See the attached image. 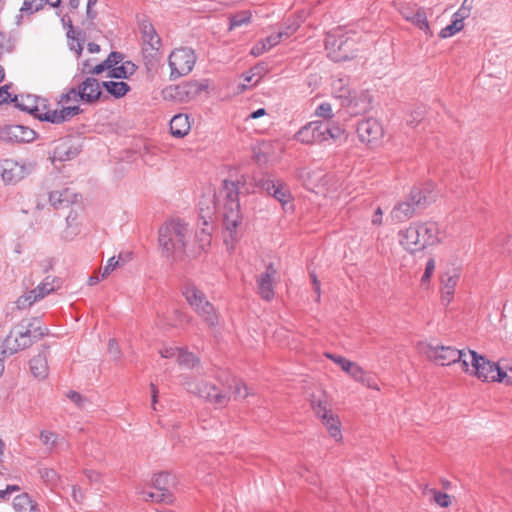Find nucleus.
<instances>
[{"label": "nucleus", "instance_id": "nucleus-13", "mask_svg": "<svg viewBox=\"0 0 512 512\" xmlns=\"http://www.w3.org/2000/svg\"><path fill=\"white\" fill-rule=\"evenodd\" d=\"M31 171V166L20 164L12 159H5L1 163V176L6 184H15L22 180Z\"/></svg>", "mask_w": 512, "mask_h": 512}, {"label": "nucleus", "instance_id": "nucleus-11", "mask_svg": "<svg viewBox=\"0 0 512 512\" xmlns=\"http://www.w3.org/2000/svg\"><path fill=\"white\" fill-rule=\"evenodd\" d=\"M311 407L315 414L320 417L323 424L327 428L331 437L336 440L341 439V430L338 419L328 409L327 402L322 399H317L315 396L311 399Z\"/></svg>", "mask_w": 512, "mask_h": 512}, {"label": "nucleus", "instance_id": "nucleus-27", "mask_svg": "<svg viewBox=\"0 0 512 512\" xmlns=\"http://www.w3.org/2000/svg\"><path fill=\"white\" fill-rule=\"evenodd\" d=\"M371 96L367 90H361L360 92L352 91L351 93V104L346 106L347 108L353 109L355 113L366 112L370 109Z\"/></svg>", "mask_w": 512, "mask_h": 512}, {"label": "nucleus", "instance_id": "nucleus-55", "mask_svg": "<svg viewBox=\"0 0 512 512\" xmlns=\"http://www.w3.org/2000/svg\"><path fill=\"white\" fill-rule=\"evenodd\" d=\"M325 355L327 358L331 359L333 362L338 364L341 367V369L345 372L348 370L350 365L353 363L352 361H350L342 356H339V355H335V354H331V353H326Z\"/></svg>", "mask_w": 512, "mask_h": 512}, {"label": "nucleus", "instance_id": "nucleus-40", "mask_svg": "<svg viewBox=\"0 0 512 512\" xmlns=\"http://www.w3.org/2000/svg\"><path fill=\"white\" fill-rule=\"evenodd\" d=\"M11 103H14L15 107L19 108L20 110L28 112L29 114H32L37 118H38L39 114L43 113V112H40L38 106L26 103L23 98L19 99V97L17 95H15L11 99Z\"/></svg>", "mask_w": 512, "mask_h": 512}, {"label": "nucleus", "instance_id": "nucleus-14", "mask_svg": "<svg viewBox=\"0 0 512 512\" xmlns=\"http://www.w3.org/2000/svg\"><path fill=\"white\" fill-rule=\"evenodd\" d=\"M35 136L34 130L22 125H8L0 131V138L6 142L29 143Z\"/></svg>", "mask_w": 512, "mask_h": 512}, {"label": "nucleus", "instance_id": "nucleus-36", "mask_svg": "<svg viewBox=\"0 0 512 512\" xmlns=\"http://www.w3.org/2000/svg\"><path fill=\"white\" fill-rule=\"evenodd\" d=\"M228 389L232 392L234 399H245L248 395H250L249 389L246 384L236 378H233L231 382L228 384Z\"/></svg>", "mask_w": 512, "mask_h": 512}, {"label": "nucleus", "instance_id": "nucleus-48", "mask_svg": "<svg viewBox=\"0 0 512 512\" xmlns=\"http://www.w3.org/2000/svg\"><path fill=\"white\" fill-rule=\"evenodd\" d=\"M66 396L80 409H85L90 403L86 397L76 391H68Z\"/></svg>", "mask_w": 512, "mask_h": 512}, {"label": "nucleus", "instance_id": "nucleus-24", "mask_svg": "<svg viewBox=\"0 0 512 512\" xmlns=\"http://www.w3.org/2000/svg\"><path fill=\"white\" fill-rule=\"evenodd\" d=\"M331 86L334 96L341 100V105L349 106L352 93V90L349 88V78L347 76L335 77Z\"/></svg>", "mask_w": 512, "mask_h": 512}, {"label": "nucleus", "instance_id": "nucleus-43", "mask_svg": "<svg viewBox=\"0 0 512 512\" xmlns=\"http://www.w3.org/2000/svg\"><path fill=\"white\" fill-rule=\"evenodd\" d=\"M343 130L339 126L331 125L329 122H323V136L325 137V141L332 139H339Z\"/></svg>", "mask_w": 512, "mask_h": 512}, {"label": "nucleus", "instance_id": "nucleus-33", "mask_svg": "<svg viewBox=\"0 0 512 512\" xmlns=\"http://www.w3.org/2000/svg\"><path fill=\"white\" fill-rule=\"evenodd\" d=\"M102 87L105 88V90L115 98H121L125 96L128 91H130V86L123 81H104L102 82Z\"/></svg>", "mask_w": 512, "mask_h": 512}, {"label": "nucleus", "instance_id": "nucleus-50", "mask_svg": "<svg viewBox=\"0 0 512 512\" xmlns=\"http://www.w3.org/2000/svg\"><path fill=\"white\" fill-rule=\"evenodd\" d=\"M431 493L433 494L434 501L440 507H448L451 504V499H450V496L448 494L442 493V492L437 491L435 489H432Z\"/></svg>", "mask_w": 512, "mask_h": 512}, {"label": "nucleus", "instance_id": "nucleus-62", "mask_svg": "<svg viewBox=\"0 0 512 512\" xmlns=\"http://www.w3.org/2000/svg\"><path fill=\"white\" fill-rule=\"evenodd\" d=\"M83 72L87 73V74L99 75L102 72H104V65H102V63H100V64L90 68L88 63H84Z\"/></svg>", "mask_w": 512, "mask_h": 512}, {"label": "nucleus", "instance_id": "nucleus-37", "mask_svg": "<svg viewBox=\"0 0 512 512\" xmlns=\"http://www.w3.org/2000/svg\"><path fill=\"white\" fill-rule=\"evenodd\" d=\"M58 282L59 280L55 277L52 279L49 276L46 277L39 285L35 287L38 296L43 299L45 296L52 293L54 290L59 288Z\"/></svg>", "mask_w": 512, "mask_h": 512}, {"label": "nucleus", "instance_id": "nucleus-38", "mask_svg": "<svg viewBox=\"0 0 512 512\" xmlns=\"http://www.w3.org/2000/svg\"><path fill=\"white\" fill-rule=\"evenodd\" d=\"M464 28V22H461V18H454L452 23L443 28L439 37L442 39L448 38L461 31Z\"/></svg>", "mask_w": 512, "mask_h": 512}, {"label": "nucleus", "instance_id": "nucleus-29", "mask_svg": "<svg viewBox=\"0 0 512 512\" xmlns=\"http://www.w3.org/2000/svg\"><path fill=\"white\" fill-rule=\"evenodd\" d=\"M13 509L15 512H40L38 503L26 492L14 498Z\"/></svg>", "mask_w": 512, "mask_h": 512}, {"label": "nucleus", "instance_id": "nucleus-17", "mask_svg": "<svg viewBox=\"0 0 512 512\" xmlns=\"http://www.w3.org/2000/svg\"><path fill=\"white\" fill-rule=\"evenodd\" d=\"M296 31V27L289 26L285 30H280L275 34H271L264 39L259 40L251 49L253 56H260L272 47L281 42L283 38H288Z\"/></svg>", "mask_w": 512, "mask_h": 512}, {"label": "nucleus", "instance_id": "nucleus-39", "mask_svg": "<svg viewBox=\"0 0 512 512\" xmlns=\"http://www.w3.org/2000/svg\"><path fill=\"white\" fill-rule=\"evenodd\" d=\"M251 12L248 10H243L237 12L230 17V29L240 27L242 25H246L250 22Z\"/></svg>", "mask_w": 512, "mask_h": 512}, {"label": "nucleus", "instance_id": "nucleus-12", "mask_svg": "<svg viewBox=\"0 0 512 512\" xmlns=\"http://www.w3.org/2000/svg\"><path fill=\"white\" fill-rule=\"evenodd\" d=\"M361 142L367 144L377 143L383 136V128L380 122L374 118L360 121L356 128Z\"/></svg>", "mask_w": 512, "mask_h": 512}, {"label": "nucleus", "instance_id": "nucleus-15", "mask_svg": "<svg viewBox=\"0 0 512 512\" xmlns=\"http://www.w3.org/2000/svg\"><path fill=\"white\" fill-rule=\"evenodd\" d=\"M399 242L407 251L412 253L424 249L419 223L414 222L408 228L401 230L399 232Z\"/></svg>", "mask_w": 512, "mask_h": 512}, {"label": "nucleus", "instance_id": "nucleus-45", "mask_svg": "<svg viewBox=\"0 0 512 512\" xmlns=\"http://www.w3.org/2000/svg\"><path fill=\"white\" fill-rule=\"evenodd\" d=\"M273 197L282 204L289 202L291 195L289 190L284 186L281 181H278V186L274 189Z\"/></svg>", "mask_w": 512, "mask_h": 512}, {"label": "nucleus", "instance_id": "nucleus-30", "mask_svg": "<svg viewBox=\"0 0 512 512\" xmlns=\"http://www.w3.org/2000/svg\"><path fill=\"white\" fill-rule=\"evenodd\" d=\"M421 240L423 241V247L433 245L438 242V225L434 222L419 223Z\"/></svg>", "mask_w": 512, "mask_h": 512}, {"label": "nucleus", "instance_id": "nucleus-52", "mask_svg": "<svg viewBox=\"0 0 512 512\" xmlns=\"http://www.w3.org/2000/svg\"><path fill=\"white\" fill-rule=\"evenodd\" d=\"M435 266H436V264H435L434 258H429V260L426 263L424 274L422 275V278H421L422 285L429 283L431 276L434 273Z\"/></svg>", "mask_w": 512, "mask_h": 512}, {"label": "nucleus", "instance_id": "nucleus-26", "mask_svg": "<svg viewBox=\"0 0 512 512\" xmlns=\"http://www.w3.org/2000/svg\"><path fill=\"white\" fill-rule=\"evenodd\" d=\"M139 29L143 45H162L161 38L157 34L154 26L148 19H146V17L139 20Z\"/></svg>", "mask_w": 512, "mask_h": 512}, {"label": "nucleus", "instance_id": "nucleus-31", "mask_svg": "<svg viewBox=\"0 0 512 512\" xmlns=\"http://www.w3.org/2000/svg\"><path fill=\"white\" fill-rule=\"evenodd\" d=\"M162 45H143L142 54L148 69H153L161 60L160 48Z\"/></svg>", "mask_w": 512, "mask_h": 512}, {"label": "nucleus", "instance_id": "nucleus-9", "mask_svg": "<svg viewBox=\"0 0 512 512\" xmlns=\"http://www.w3.org/2000/svg\"><path fill=\"white\" fill-rule=\"evenodd\" d=\"M171 69L170 78L177 79L189 74L196 63V55L189 47H180L173 50L168 59Z\"/></svg>", "mask_w": 512, "mask_h": 512}, {"label": "nucleus", "instance_id": "nucleus-5", "mask_svg": "<svg viewBox=\"0 0 512 512\" xmlns=\"http://www.w3.org/2000/svg\"><path fill=\"white\" fill-rule=\"evenodd\" d=\"M183 295L195 312L207 323L214 327L218 324V316L214 306L207 300L203 291L189 284L184 288Z\"/></svg>", "mask_w": 512, "mask_h": 512}, {"label": "nucleus", "instance_id": "nucleus-3", "mask_svg": "<svg viewBox=\"0 0 512 512\" xmlns=\"http://www.w3.org/2000/svg\"><path fill=\"white\" fill-rule=\"evenodd\" d=\"M49 332L48 328L41 325L39 318L23 319L13 327L9 335L1 344V354L12 355L24 350L41 340Z\"/></svg>", "mask_w": 512, "mask_h": 512}, {"label": "nucleus", "instance_id": "nucleus-53", "mask_svg": "<svg viewBox=\"0 0 512 512\" xmlns=\"http://www.w3.org/2000/svg\"><path fill=\"white\" fill-rule=\"evenodd\" d=\"M40 439L42 440L44 445L52 448L57 444L58 436L50 431H41Z\"/></svg>", "mask_w": 512, "mask_h": 512}, {"label": "nucleus", "instance_id": "nucleus-54", "mask_svg": "<svg viewBox=\"0 0 512 512\" xmlns=\"http://www.w3.org/2000/svg\"><path fill=\"white\" fill-rule=\"evenodd\" d=\"M79 94H80L79 86L77 88H71V89H69L68 92L63 93L61 95L59 103L64 104V103H68L71 100L79 101L80 100Z\"/></svg>", "mask_w": 512, "mask_h": 512}, {"label": "nucleus", "instance_id": "nucleus-41", "mask_svg": "<svg viewBox=\"0 0 512 512\" xmlns=\"http://www.w3.org/2000/svg\"><path fill=\"white\" fill-rule=\"evenodd\" d=\"M15 48V39L10 35L0 30V57L2 54L11 53Z\"/></svg>", "mask_w": 512, "mask_h": 512}, {"label": "nucleus", "instance_id": "nucleus-10", "mask_svg": "<svg viewBox=\"0 0 512 512\" xmlns=\"http://www.w3.org/2000/svg\"><path fill=\"white\" fill-rule=\"evenodd\" d=\"M186 390L205 398L210 403L220 407L226 406L230 401V395L227 392H221L215 385L204 381L187 380L184 383Z\"/></svg>", "mask_w": 512, "mask_h": 512}, {"label": "nucleus", "instance_id": "nucleus-22", "mask_svg": "<svg viewBox=\"0 0 512 512\" xmlns=\"http://www.w3.org/2000/svg\"><path fill=\"white\" fill-rule=\"evenodd\" d=\"M102 83L100 84L96 78L87 77L80 85L79 98L86 103H95L102 95Z\"/></svg>", "mask_w": 512, "mask_h": 512}, {"label": "nucleus", "instance_id": "nucleus-2", "mask_svg": "<svg viewBox=\"0 0 512 512\" xmlns=\"http://www.w3.org/2000/svg\"><path fill=\"white\" fill-rule=\"evenodd\" d=\"M188 234V225L181 219H171L160 227L159 244L163 255L171 263L185 260Z\"/></svg>", "mask_w": 512, "mask_h": 512}, {"label": "nucleus", "instance_id": "nucleus-57", "mask_svg": "<svg viewBox=\"0 0 512 512\" xmlns=\"http://www.w3.org/2000/svg\"><path fill=\"white\" fill-rule=\"evenodd\" d=\"M118 266H120L119 260H116L115 256L109 258L106 266L103 268L102 278H106Z\"/></svg>", "mask_w": 512, "mask_h": 512}, {"label": "nucleus", "instance_id": "nucleus-47", "mask_svg": "<svg viewBox=\"0 0 512 512\" xmlns=\"http://www.w3.org/2000/svg\"><path fill=\"white\" fill-rule=\"evenodd\" d=\"M39 474L43 481L48 485H54L58 481V475L54 469L51 468H41L39 469Z\"/></svg>", "mask_w": 512, "mask_h": 512}, {"label": "nucleus", "instance_id": "nucleus-49", "mask_svg": "<svg viewBox=\"0 0 512 512\" xmlns=\"http://www.w3.org/2000/svg\"><path fill=\"white\" fill-rule=\"evenodd\" d=\"M141 494H142V498L145 501L171 503L165 496H160V492L157 490L149 491V490L143 489L141 491Z\"/></svg>", "mask_w": 512, "mask_h": 512}, {"label": "nucleus", "instance_id": "nucleus-25", "mask_svg": "<svg viewBox=\"0 0 512 512\" xmlns=\"http://www.w3.org/2000/svg\"><path fill=\"white\" fill-rule=\"evenodd\" d=\"M459 279V273L457 270H453V273H445L441 277V293L442 302L449 304L454 295L455 286Z\"/></svg>", "mask_w": 512, "mask_h": 512}, {"label": "nucleus", "instance_id": "nucleus-1", "mask_svg": "<svg viewBox=\"0 0 512 512\" xmlns=\"http://www.w3.org/2000/svg\"><path fill=\"white\" fill-rule=\"evenodd\" d=\"M246 178L242 175L236 180H224L218 197L223 200V225L232 240H236L237 228L241 224L239 194L245 187Z\"/></svg>", "mask_w": 512, "mask_h": 512}, {"label": "nucleus", "instance_id": "nucleus-7", "mask_svg": "<svg viewBox=\"0 0 512 512\" xmlns=\"http://www.w3.org/2000/svg\"><path fill=\"white\" fill-rule=\"evenodd\" d=\"M425 354L442 366L460 363L464 372H469L468 351L458 350L451 346L428 344Z\"/></svg>", "mask_w": 512, "mask_h": 512}, {"label": "nucleus", "instance_id": "nucleus-58", "mask_svg": "<svg viewBox=\"0 0 512 512\" xmlns=\"http://www.w3.org/2000/svg\"><path fill=\"white\" fill-rule=\"evenodd\" d=\"M196 237L202 250H205L211 243V233H197Z\"/></svg>", "mask_w": 512, "mask_h": 512}, {"label": "nucleus", "instance_id": "nucleus-46", "mask_svg": "<svg viewBox=\"0 0 512 512\" xmlns=\"http://www.w3.org/2000/svg\"><path fill=\"white\" fill-rule=\"evenodd\" d=\"M279 180L271 179L270 177L264 176L258 180V186L265 190L269 195L273 196L274 189L278 186Z\"/></svg>", "mask_w": 512, "mask_h": 512}, {"label": "nucleus", "instance_id": "nucleus-61", "mask_svg": "<svg viewBox=\"0 0 512 512\" xmlns=\"http://www.w3.org/2000/svg\"><path fill=\"white\" fill-rule=\"evenodd\" d=\"M108 351L110 355L115 359L120 358V349L117 341L115 339H110L108 343Z\"/></svg>", "mask_w": 512, "mask_h": 512}, {"label": "nucleus", "instance_id": "nucleus-16", "mask_svg": "<svg viewBox=\"0 0 512 512\" xmlns=\"http://www.w3.org/2000/svg\"><path fill=\"white\" fill-rule=\"evenodd\" d=\"M296 140L303 144H315L325 141L323 121H312L303 126L296 134Z\"/></svg>", "mask_w": 512, "mask_h": 512}, {"label": "nucleus", "instance_id": "nucleus-34", "mask_svg": "<svg viewBox=\"0 0 512 512\" xmlns=\"http://www.w3.org/2000/svg\"><path fill=\"white\" fill-rule=\"evenodd\" d=\"M136 65L131 61L123 62L119 66H115L110 70L109 76L111 78H128L136 72Z\"/></svg>", "mask_w": 512, "mask_h": 512}, {"label": "nucleus", "instance_id": "nucleus-21", "mask_svg": "<svg viewBox=\"0 0 512 512\" xmlns=\"http://www.w3.org/2000/svg\"><path fill=\"white\" fill-rule=\"evenodd\" d=\"M176 480L173 475L168 472H160L153 476L151 487L160 492V496H165L171 503L173 502V489Z\"/></svg>", "mask_w": 512, "mask_h": 512}, {"label": "nucleus", "instance_id": "nucleus-64", "mask_svg": "<svg viewBox=\"0 0 512 512\" xmlns=\"http://www.w3.org/2000/svg\"><path fill=\"white\" fill-rule=\"evenodd\" d=\"M178 351H181V349L167 347V348L160 350V354L163 358H172L174 356L178 357Z\"/></svg>", "mask_w": 512, "mask_h": 512}, {"label": "nucleus", "instance_id": "nucleus-8", "mask_svg": "<svg viewBox=\"0 0 512 512\" xmlns=\"http://www.w3.org/2000/svg\"><path fill=\"white\" fill-rule=\"evenodd\" d=\"M355 41L344 35L329 32L325 38V49L328 57L334 62L346 61L355 56Z\"/></svg>", "mask_w": 512, "mask_h": 512}, {"label": "nucleus", "instance_id": "nucleus-60", "mask_svg": "<svg viewBox=\"0 0 512 512\" xmlns=\"http://www.w3.org/2000/svg\"><path fill=\"white\" fill-rule=\"evenodd\" d=\"M252 75L261 79L268 72V65L266 63H259L251 69Z\"/></svg>", "mask_w": 512, "mask_h": 512}, {"label": "nucleus", "instance_id": "nucleus-28", "mask_svg": "<svg viewBox=\"0 0 512 512\" xmlns=\"http://www.w3.org/2000/svg\"><path fill=\"white\" fill-rule=\"evenodd\" d=\"M191 124L187 114H177L170 121V131L174 137L182 138L190 131Z\"/></svg>", "mask_w": 512, "mask_h": 512}, {"label": "nucleus", "instance_id": "nucleus-35", "mask_svg": "<svg viewBox=\"0 0 512 512\" xmlns=\"http://www.w3.org/2000/svg\"><path fill=\"white\" fill-rule=\"evenodd\" d=\"M70 195L71 193L68 189H64L63 191H53L49 194V201L56 209H58L68 206L69 203H71Z\"/></svg>", "mask_w": 512, "mask_h": 512}, {"label": "nucleus", "instance_id": "nucleus-63", "mask_svg": "<svg viewBox=\"0 0 512 512\" xmlns=\"http://www.w3.org/2000/svg\"><path fill=\"white\" fill-rule=\"evenodd\" d=\"M9 87V85H4L0 87V105L11 102V99L13 98L11 97V94L8 91Z\"/></svg>", "mask_w": 512, "mask_h": 512}, {"label": "nucleus", "instance_id": "nucleus-4", "mask_svg": "<svg viewBox=\"0 0 512 512\" xmlns=\"http://www.w3.org/2000/svg\"><path fill=\"white\" fill-rule=\"evenodd\" d=\"M468 354L470 375L476 376L483 382H504L506 370L498 363L488 360L474 350H468Z\"/></svg>", "mask_w": 512, "mask_h": 512}, {"label": "nucleus", "instance_id": "nucleus-59", "mask_svg": "<svg viewBox=\"0 0 512 512\" xmlns=\"http://www.w3.org/2000/svg\"><path fill=\"white\" fill-rule=\"evenodd\" d=\"M359 382L367 386L368 388L379 390L375 378L366 372L364 373V377H362Z\"/></svg>", "mask_w": 512, "mask_h": 512}, {"label": "nucleus", "instance_id": "nucleus-56", "mask_svg": "<svg viewBox=\"0 0 512 512\" xmlns=\"http://www.w3.org/2000/svg\"><path fill=\"white\" fill-rule=\"evenodd\" d=\"M354 380L360 381L362 377H364V370L355 362H353L348 370L346 371Z\"/></svg>", "mask_w": 512, "mask_h": 512}, {"label": "nucleus", "instance_id": "nucleus-20", "mask_svg": "<svg viewBox=\"0 0 512 512\" xmlns=\"http://www.w3.org/2000/svg\"><path fill=\"white\" fill-rule=\"evenodd\" d=\"M79 106L62 107L60 110H47L38 115L41 121L51 122L53 124H61L71 120L74 116L81 113Z\"/></svg>", "mask_w": 512, "mask_h": 512}, {"label": "nucleus", "instance_id": "nucleus-18", "mask_svg": "<svg viewBox=\"0 0 512 512\" xmlns=\"http://www.w3.org/2000/svg\"><path fill=\"white\" fill-rule=\"evenodd\" d=\"M277 274V270L272 263L266 266V271L261 273L257 278V290L262 299L270 301L274 297L273 279Z\"/></svg>", "mask_w": 512, "mask_h": 512}, {"label": "nucleus", "instance_id": "nucleus-32", "mask_svg": "<svg viewBox=\"0 0 512 512\" xmlns=\"http://www.w3.org/2000/svg\"><path fill=\"white\" fill-rule=\"evenodd\" d=\"M30 369L35 377L45 378L48 372L46 355L44 353H40L34 356L30 360Z\"/></svg>", "mask_w": 512, "mask_h": 512}, {"label": "nucleus", "instance_id": "nucleus-23", "mask_svg": "<svg viewBox=\"0 0 512 512\" xmlns=\"http://www.w3.org/2000/svg\"><path fill=\"white\" fill-rule=\"evenodd\" d=\"M402 16L417 26L420 30L424 31L425 34L431 36L432 31L427 21V15L423 8H411L406 7L401 10Z\"/></svg>", "mask_w": 512, "mask_h": 512}, {"label": "nucleus", "instance_id": "nucleus-51", "mask_svg": "<svg viewBox=\"0 0 512 512\" xmlns=\"http://www.w3.org/2000/svg\"><path fill=\"white\" fill-rule=\"evenodd\" d=\"M316 116L324 118V119H331L333 117V111L332 106L330 103H322L320 104L315 111Z\"/></svg>", "mask_w": 512, "mask_h": 512}, {"label": "nucleus", "instance_id": "nucleus-42", "mask_svg": "<svg viewBox=\"0 0 512 512\" xmlns=\"http://www.w3.org/2000/svg\"><path fill=\"white\" fill-rule=\"evenodd\" d=\"M177 361L180 365L187 368H194L199 362V359L196 358L193 353L181 349V351H178Z\"/></svg>", "mask_w": 512, "mask_h": 512}, {"label": "nucleus", "instance_id": "nucleus-44", "mask_svg": "<svg viewBox=\"0 0 512 512\" xmlns=\"http://www.w3.org/2000/svg\"><path fill=\"white\" fill-rule=\"evenodd\" d=\"M45 5L44 0H24L20 12L26 14H33L41 10Z\"/></svg>", "mask_w": 512, "mask_h": 512}, {"label": "nucleus", "instance_id": "nucleus-6", "mask_svg": "<svg viewBox=\"0 0 512 512\" xmlns=\"http://www.w3.org/2000/svg\"><path fill=\"white\" fill-rule=\"evenodd\" d=\"M429 202L430 196L415 187L411 190L406 200L399 202L393 207L390 217L396 223L407 221L414 215L416 208H425Z\"/></svg>", "mask_w": 512, "mask_h": 512}, {"label": "nucleus", "instance_id": "nucleus-19", "mask_svg": "<svg viewBox=\"0 0 512 512\" xmlns=\"http://www.w3.org/2000/svg\"><path fill=\"white\" fill-rule=\"evenodd\" d=\"M79 152V148L71 139H61L56 142L50 159L52 163L69 161L75 158Z\"/></svg>", "mask_w": 512, "mask_h": 512}]
</instances>
